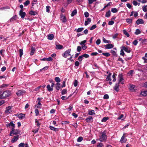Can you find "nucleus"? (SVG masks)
<instances>
[{
    "instance_id": "b1692460",
    "label": "nucleus",
    "mask_w": 147,
    "mask_h": 147,
    "mask_svg": "<svg viewBox=\"0 0 147 147\" xmlns=\"http://www.w3.org/2000/svg\"><path fill=\"white\" fill-rule=\"evenodd\" d=\"M54 38V36L53 34H49L48 36V39L49 40H52Z\"/></svg>"
},
{
    "instance_id": "7c9ffc66",
    "label": "nucleus",
    "mask_w": 147,
    "mask_h": 147,
    "mask_svg": "<svg viewBox=\"0 0 147 147\" xmlns=\"http://www.w3.org/2000/svg\"><path fill=\"white\" fill-rule=\"evenodd\" d=\"M77 13V11L76 9H75L74 10L71 14V16L72 17L73 16L75 15H76Z\"/></svg>"
},
{
    "instance_id": "dca6fc26",
    "label": "nucleus",
    "mask_w": 147,
    "mask_h": 147,
    "mask_svg": "<svg viewBox=\"0 0 147 147\" xmlns=\"http://www.w3.org/2000/svg\"><path fill=\"white\" fill-rule=\"evenodd\" d=\"M24 93V92L22 90H19L16 93V94L18 96H20Z\"/></svg>"
},
{
    "instance_id": "1a4fd4ad",
    "label": "nucleus",
    "mask_w": 147,
    "mask_h": 147,
    "mask_svg": "<svg viewBox=\"0 0 147 147\" xmlns=\"http://www.w3.org/2000/svg\"><path fill=\"white\" fill-rule=\"evenodd\" d=\"M144 22V20L142 19H139L136 22V23L137 25H139L140 24H143Z\"/></svg>"
},
{
    "instance_id": "680f3d73",
    "label": "nucleus",
    "mask_w": 147,
    "mask_h": 147,
    "mask_svg": "<svg viewBox=\"0 0 147 147\" xmlns=\"http://www.w3.org/2000/svg\"><path fill=\"white\" fill-rule=\"evenodd\" d=\"M83 57H84L86 58H88L89 57V55L88 54H85L82 55Z\"/></svg>"
},
{
    "instance_id": "2eb2a0df",
    "label": "nucleus",
    "mask_w": 147,
    "mask_h": 147,
    "mask_svg": "<svg viewBox=\"0 0 147 147\" xmlns=\"http://www.w3.org/2000/svg\"><path fill=\"white\" fill-rule=\"evenodd\" d=\"M91 20L90 18H87L85 21L84 24L85 26H87L91 22Z\"/></svg>"
},
{
    "instance_id": "4c0bfd02",
    "label": "nucleus",
    "mask_w": 147,
    "mask_h": 147,
    "mask_svg": "<svg viewBox=\"0 0 147 147\" xmlns=\"http://www.w3.org/2000/svg\"><path fill=\"white\" fill-rule=\"evenodd\" d=\"M141 33V31L139 29H137L135 32V34L136 35H138L140 34Z\"/></svg>"
},
{
    "instance_id": "052dcab7",
    "label": "nucleus",
    "mask_w": 147,
    "mask_h": 147,
    "mask_svg": "<svg viewBox=\"0 0 147 147\" xmlns=\"http://www.w3.org/2000/svg\"><path fill=\"white\" fill-rule=\"evenodd\" d=\"M96 0H88L89 4H91L93 2L95 1Z\"/></svg>"
},
{
    "instance_id": "6e6552de",
    "label": "nucleus",
    "mask_w": 147,
    "mask_h": 147,
    "mask_svg": "<svg viewBox=\"0 0 147 147\" xmlns=\"http://www.w3.org/2000/svg\"><path fill=\"white\" fill-rule=\"evenodd\" d=\"M104 46L105 47V49H109L113 48L114 45L112 44H108L105 45Z\"/></svg>"
},
{
    "instance_id": "aec40b11",
    "label": "nucleus",
    "mask_w": 147,
    "mask_h": 147,
    "mask_svg": "<svg viewBox=\"0 0 147 147\" xmlns=\"http://www.w3.org/2000/svg\"><path fill=\"white\" fill-rule=\"evenodd\" d=\"M135 86L133 85H130L129 88V90L133 92H134L135 90L134 89Z\"/></svg>"
},
{
    "instance_id": "0eeeda50",
    "label": "nucleus",
    "mask_w": 147,
    "mask_h": 147,
    "mask_svg": "<svg viewBox=\"0 0 147 147\" xmlns=\"http://www.w3.org/2000/svg\"><path fill=\"white\" fill-rule=\"evenodd\" d=\"M26 15L24 12L23 11V9H21L20 11L19 15L22 18H24Z\"/></svg>"
},
{
    "instance_id": "412c9836",
    "label": "nucleus",
    "mask_w": 147,
    "mask_h": 147,
    "mask_svg": "<svg viewBox=\"0 0 147 147\" xmlns=\"http://www.w3.org/2000/svg\"><path fill=\"white\" fill-rule=\"evenodd\" d=\"M47 88L49 91H52L53 90V88H52L49 84H48L47 86Z\"/></svg>"
},
{
    "instance_id": "c85d7f7f",
    "label": "nucleus",
    "mask_w": 147,
    "mask_h": 147,
    "mask_svg": "<svg viewBox=\"0 0 147 147\" xmlns=\"http://www.w3.org/2000/svg\"><path fill=\"white\" fill-rule=\"evenodd\" d=\"M93 119V118L91 116H89L86 119V121L87 122H89L91 119Z\"/></svg>"
},
{
    "instance_id": "338daca9",
    "label": "nucleus",
    "mask_w": 147,
    "mask_h": 147,
    "mask_svg": "<svg viewBox=\"0 0 147 147\" xmlns=\"http://www.w3.org/2000/svg\"><path fill=\"white\" fill-rule=\"evenodd\" d=\"M53 58L51 57H49V58H47V61H53Z\"/></svg>"
},
{
    "instance_id": "423d86ee",
    "label": "nucleus",
    "mask_w": 147,
    "mask_h": 147,
    "mask_svg": "<svg viewBox=\"0 0 147 147\" xmlns=\"http://www.w3.org/2000/svg\"><path fill=\"white\" fill-rule=\"evenodd\" d=\"M126 134L125 133H124L123 136L121 137V138L120 140V142L121 143H125L126 142L127 139L125 138V137L124 136Z\"/></svg>"
},
{
    "instance_id": "72a5a7b5",
    "label": "nucleus",
    "mask_w": 147,
    "mask_h": 147,
    "mask_svg": "<svg viewBox=\"0 0 147 147\" xmlns=\"http://www.w3.org/2000/svg\"><path fill=\"white\" fill-rule=\"evenodd\" d=\"M20 53V57L21 58L23 55V50L22 49H20L19 50Z\"/></svg>"
},
{
    "instance_id": "8fccbe9b",
    "label": "nucleus",
    "mask_w": 147,
    "mask_h": 147,
    "mask_svg": "<svg viewBox=\"0 0 147 147\" xmlns=\"http://www.w3.org/2000/svg\"><path fill=\"white\" fill-rule=\"evenodd\" d=\"M67 92V90L65 89H64L62 90L61 93L62 95H64L66 94Z\"/></svg>"
},
{
    "instance_id": "58836bf2",
    "label": "nucleus",
    "mask_w": 147,
    "mask_h": 147,
    "mask_svg": "<svg viewBox=\"0 0 147 147\" xmlns=\"http://www.w3.org/2000/svg\"><path fill=\"white\" fill-rule=\"evenodd\" d=\"M123 33L124 34L126 35L127 37H129V34L127 32V31L125 30H123Z\"/></svg>"
},
{
    "instance_id": "9b49d317",
    "label": "nucleus",
    "mask_w": 147,
    "mask_h": 147,
    "mask_svg": "<svg viewBox=\"0 0 147 147\" xmlns=\"http://www.w3.org/2000/svg\"><path fill=\"white\" fill-rule=\"evenodd\" d=\"M122 48L123 50L128 53H130L131 51V49L129 47H126L124 46H122Z\"/></svg>"
},
{
    "instance_id": "e433bc0d",
    "label": "nucleus",
    "mask_w": 147,
    "mask_h": 147,
    "mask_svg": "<svg viewBox=\"0 0 147 147\" xmlns=\"http://www.w3.org/2000/svg\"><path fill=\"white\" fill-rule=\"evenodd\" d=\"M126 21L127 23L129 24H131V23L132 22V19L129 18L126 19Z\"/></svg>"
},
{
    "instance_id": "c9c22d12",
    "label": "nucleus",
    "mask_w": 147,
    "mask_h": 147,
    "mask_svg": "<svg viewBox=\"0 0 147 147\" xmlns=\"http://www.w3.org/2000/svg\"><path fill=\"white\" fill-rule=\"evenodd\" d=\"M111 14V11L110 10H109L105 14V17H109L110 16Z\"/></svg>"
},
{
    "instance_id": "0e129e2a",
    "label": "nucleus",
    "mask_w": 147,
    "mask_h": 147,
    "mask_svg": "<svg viewBox=\"0 0 147 147\" xmlns=\"http://www.w3.org/2000/svg\"><path fill=\"white\" fill-rule=\"evenodd\" d=\"M101 41L100 39H98L96 41V43L97 45H99L100 44Z\"/></svg>"
},
{
    "instance_id": "f3484780",
    "label": "nucleus",
    "mask_w": 147,
    "mask_h": 147,
    "mask_svg": "<svg viewBox=\"0 0 147 147\" xmlns=\"http://www.w3.org/2000/svg\"><path fill=\"white\" fill-rule=\"evenodd\" d=\"M25 114L21 113L18 115V117L20 119H22L25 118Z\"/></svg>"
},
{
    "instance_id": "a878e982",
    "label": "nucleus",
    "mask_w": 147,
    "mask_h": 147,
    "mask_svg": "<svg viewBox=\"0 0 147 147\" xmlns=\"http://www.w3.org/2000/svg\"><path fill=\"white\" fill-rule=\"evenodd\" d=\"M35 52V49L34 47H32L31 49V52L30 55H33Z\"/></svg>"
},
{
    "instance_id": "49530a36",
    "label": "nucleus",
    "mask_w": 147,
    "mask_h": 147,
    "mask_svg": "<svg viewBox=\"0 0 147 147\" xmlns=\"http://www.w3.org/2000/svg\"><path fill=\"white\" fill-rule=\"evenodd\" d=\"M71 96V95L69 96L67 98H66V97L65 96H63L61 97V98L63 100H66L67 99H68L69 98V97H70Z\"/></svg>"
},
{
    "instance_id": "39448f33",
    "label": "nucleus",
    "mask_w": 147,
    "mask_h": 147,
    "mask_svg": "<svg viewBox=\"0 0 147 147\" xmlns=\"http://www.w3.org/2000/svg\"><path fill=\"white\" fill-rule=\"evenodd\" d=\"M12 111L11 109V107L9 106L6 108V110L5 111V113L7 115H8Z\"/></svg>"
},
{
    "instance_id": "a19ab883",
    "label": "nucleus",
    "mask_w": 147,
    "mask_h": 147,
    "mask_svg": "<svg viewBox=\"0 0 147 147\" xmlns=\"http://www.w3.org/2000/svg\"><path fill=\"white\" fill-rule=\"evenodd\" d=\"M134 73V71L133 70H131L129 71L127 73L128 76H132Z\"/></svg>"
},
{
    "instance_id": "9d476101",
    "label": "nucleus",
    "mask_w": 147,
    "mask_h": 147,
    "mask_svg": "<svg viewBox=\"0 0 147 147\" xmlns=\"http://www.w3.org/2000/svg\"><path fill=\"white\" fill-rule=\"evenodd\" d=\"M5 125L6 127H9L11 126L13 127V128H14L15 127V125L13 123V121L9 123L6 124Z\"/></svg>"
},
{
    "instance_id": "7ed1b4c3",
    "label": "nucleus",
    "mask_w": 147,
    "mask_h": 147,
    "mask_svg": "<svg viewBox=\"0 0 147 147\" xmlns=\"http://www.w3.org/2000/svg\"><path fill=\"white\" fill-rule=\"evenodd\" d=\"M71 51V49H68L64 53L62 54V56L66 58L67 57L71 55L70 54Z\"/></svg>"
},
{
    "instance_id": "69168bd1",
    "label": "nucleus",
    "mask_w": 147,
    "mask_h": 147,
    "mask_svg": "<svg viewBox=\"0 0 147 147\" xmlns=\"http://www.w3.org/2000/svg\"><path fill=\"white\" fill-rule=\"evenodd\" d=\"M138 43L137 40H135L133 42V44L135 46H136Z\"/></svg>"
},
{
    "instance_id": "4d7b16f0",
    "label": "nucleus",
    "mask_w": 147,
    "mask_h": 147,
    "mask_svg": "<svg viewBox=\"0 0 147 147\" xmlns=\"http://www.w3.org/2000/svg\"><path fill=\"white\" fill-rule=\"evenodd\" d=\"M123 49H121L120 51V55H122L123 56H124L125 55V53L123 51Z\"/></svg>"
},
{
    "instance_id": "de8ad7c7",
    "label": "nucleus",
    "mask_w": 147,
    "mask_h": 147,
    "mask_svg": "<svg viewBox=\"0 0 147 147\" xmlns=\"http://www.w3.org/2000/svg\"><path fill=\"white\" fill-rule=\"evenodd\" d=\"M142 43L143 45L147 44V39H143Z\"/></svg>"
},
{
    "instance_id": "20e7f679",
    "label": "nucleus",
    "mask_w": 147,
    "mask_h": 147,
    "mask_svg": "<svg viewBox=\"0 0 147 147\" xmlns=\"http://www.w3.org/2000/svg\"><path fill=\"white\" fill-rule=\"evenodd\" d=\"M118 80L119 83H120L122 84H124V82L123 81L124 79L123 77V75L122 74H119L118 76Z\"/></svg>"
},
{
    "instance_id": "3c124183",
    "label": "nucleus",
    "mask_w": 147,
    "mask_h": 147,
    "mask_svg": "<svg viewBox=\"0 0 147 147\" xmlns=\"http://www.w3.org/2000/svg\"><path fill=\"white\" fill-rule=\"evenodd\" d=\"M109 98V96L107 94H105L103 96V98L104 99H108Z\"/></svg>"
},
{
    "instance_id": "6ab92c4d",
    "label": "nucleus",
    "mask_w": 147,
    "mask_h": 147,
    "mask_svg": "<svg viewBox=\"0 0 147 147\" xmlns=\"http://www.w3.org/2000/svg\"><path fill=\"white\" fill-rule=\"evenodd\" d=\"M119 83H116L114 88V89L116 91L118 92L119 90Z\"/></svg>"
},
{
    "instance_id": "603ef678",
    "label": "nucleus",
    "mask_w": 147,
    "mask_h": 147,
    "mask_svg": "<svg viewBox=\"0 0 147 147\" xmlns=\"http://www.w3.org/2000/svg\"><path fill=\"white\" fill-rule=\"evenodd\" d=\"M102 54L103 55H104L107 57H108L110 55V54L109 53H102Z\"/></svg>"
},
{
    "instance_id": "4be33fe9",
    "label": "nucleus",
    "mask_w": 147,
    "mask_h": 147,
    "mask_svg": "<svg viewBox=\"0 0 147 147\" xmlns=\"http://www.w3.org/2000/svg\"><path fill=\"white\" fill-rule=\"evenodd\" d=\"M111 74H112L111 73H109V74L106 79V80L107 81H108L109 80L111 81Z\"/></svg>"
},
{
    "instance_id": "473e14b6",
    "label": "nucleus",
    "mask_w": 147,
    "mask_h": 147,
    "mask_svg": "<svg viewBox=\"0 0 147 147\" xmlns=\"http://www.w3.org/2000/svg\"><path fill=\"white\" fill-rule=\"evenodd\" d=\"M103 41L105 43H108L111 42L110 40H106L104 37L102 38Z\"/></svg>"
},
{
    "instance_id": "2f4dec72",
    "label": "nucleus",
    "mask_w": 147,
    "mask_h": 147,
    "mask_svg": "<svg viewBox=\"0 0 147 147\" xmlns=\"http://www.w3.org/2000/svg\"><path fill=\"white\" fill-rule=\"evenodd\" d=\"M88 114L90 115H93L95 114L94 110H92L89 111Z\"/></svg>"
},
{
    "instance_id": "f704fd0d",
    "label": "nucleus",
    "mask_w": 147,
    "mask_h": 147,
    "mask_svg": "<svg viewBox=\"0 0 147 147\" xmlns=\"http://www.w3.org/2000/svg\"><path fill=\"white\" fill-rule=\"evenodd\" d=\"M55 80L57 83H59L61 82L60 79L58 77H56L55 78Z\"/></svg>"
},
{
    "instance_id": "ea45409f",
    "label": "nucleus",
    "mask_w": 147,
    "mask_h": 147,
    "mask_svg": "<svg viewBox=\"0 0 147 147\" xmlns=\"http://www.w3.org/2000/svg\"><path fill=\"white\" fill-rule=\"evenodd\" d=\"M16 17L17 16L16 15L10 19L9 21L10 22H12L16 20Z\"/></svg>"
},
{
    "instance_id": "4468645a",
    "label": "nucleus",
    "mask_w": 147,
    "mask_h": 147,
    "mask_svg": "<svg viewBox=\"0 0 147 147\" xmlns=\"http://www.w3.org/2000/svg\"><path fill=\"white\" fill-rule=\"evenodd\" d=\"M19 131L17 129H15L14 128H12V129L11 133L14 135H16L19 133Z\"/></svg>"
},
{
    "instance_id": "c756f323",
    "label": "nucleus",
    "mask_w": 147,
    "mask_h": 147,
    "mask_svg": "<svg viewBox=\"0 0 147 147\" xmlns=\"http://www.w3.org/2000/svg\"><path fill=\"white\" fill-rule=\"evenodd\" d=\"M49 128L51 130H53L55 131H56L58 130V129L57 128H55L51 126H50L49 127Z\"/></svg>"
},
{
    "instance_id": "09e8293b",
    "label": "nucleus",
    "mask_w": 147,
    "mask_h": 147,
    "mask_svg": "<svg viewBox=\"0 0 147 147\" xmlns=\"http://www.w3.org/2000/svg\"><path fill=\"white\" fill-rule=\"evenodd\" d=\"M83 138L82 137H79L77 139V141L79 142H81L83 140Z\"/></svg>"
},
{
    "instance_id": "13d9d810",
    "label": "nucleus",
    "mask_w": 147,
    "mask_h": 147,
    "mask_svg": "<svg viewBox=\"0 0 147 147\" xmlns=\"http://www.w3.org/2000/svg\"><path fill=\"white\" fill-rule=\"evenodd\" d=\"M25 144L23 143H21L18 145L19 147H24Z\"/></svg>"
},
{
    "instance_id": "c03bdc74",
    "label": "nucleus",
    "mask_w": 147,
    "mask_h": 147,
    "mask_svg": "<svg viewBox=\"0 0 147 147\" xmlns=\"http://www.w3.org/2000/svg\"><path fill=\"white\" fill-rule=\"evenodd\" d=\"M67 79L66 78L65 79L64 81H63L62 83V88L65 87V82L66 81Z\"/></svg>"
},
{
    "instance_id": "f8f14e48",
    "label": "nucleus",
    "mask_w": 147,
    "mask_h": 147,
    "mask_svg": "<svg viewBox=\"0 0 147 147\" xmlns=\"http://www.w3.org/2000/svg\"><path fill=\"white\" fill-rule=\"evenodd\" d=\"M61 20L63 22H66L67 21L65 16L62 14L61 15Z\"/></svg>"
},
{
    "instance_id": "a18cd8bd",
    "label": "nucleus",
    "mask_w": 147,
    "mask_h": 147,
    "mask_svg": "<svg viewBox=\"0 0 147 147\" xmlns=\"http://www.w3.org/2000/svg\"><path fill=\"white\" fill-rule=\"evenodd\" d=\"M96 25H94L93 26H92L90 28V30H92L94 29H95V28H96Z\"/></svg>"
},
{
    "instance_id": "bf43d9fd",
    "label": "nucleus",
    "mask_w": 147,
    "mask_h": 147,
    "mask_svg": "<svg viewBox=\"0 0 147 147\" xmlns=\"http://www.w3.org/2000/svg\"><path fill=\"white\" fill-rule=\"evenodd\" d=\"M30 3V2L28 0H27L24 3V4L25 5L27 6L29 5Z\"/></svg>"
},
{
    "instance_id": "864d4df0",
    "label": "nucleus",
    "mask_w": 147,
    "mask_h": 147,
    "mask_svg": "<svg viewBox=\"0 0 147 147\" xmlns=\"http://www.w3.org/2000/svg\"><path fill=\"white\" fill-rule=\"evenodd\" d=\"M82 49L81 47L80 46H78L77 47V51L78 52H80Z\"/></svg>"
},
{
    "instance_id": "e2e57ef3",
    "label": "nucleus",
    "mask_w": 147,
    "mask_h": 147,
    "mask_svg": "<svg viewBox=\"0 0 147 147\" xmlns=\"http://www.w3.org/2000/svg\"><path fill=\"white\" fill-rule=\"evenodd\" d=\"M50 7L49 6H47L46 7V11L48 12H49L50 11Z\"/></svg>"
},
{
    "instance_id": "79ce46f5",
    "label": "nucleus",
    "mask_w": 147,
    "mask_h": 147,
    "mask_svg": "<svg viewBox=\"0 0 147 147\" xmlns=\"http://www.w3.org/2000/svg\"><path fill=\"white\" fill-rule=\"evenodd\" d=\"M109 119L108 117H104L101 120V121L102 122H105Z\"/></svg>"
},
{
    "instance_id": "5701e85b",
    "label": "nucleus",
    "mask_w": 147,
    "mask_h": 147,
    "mask_svg": "<svg viewBox=\"0 0 147 147\" xmlns=\"http://www.w3.org/2000/svg\"><path fill=\"white\" fill-rule=\"evenodd\" d=\"M84 29V28H79L78 29H75L74 30H76L77 32H79L82 31Z\"/></svg>"
},
{
    "instance_id": "f03ea898",
    "label": "nucleus",
    "mask_w": 147,
    "mask_h": 147,
    "mask_svg": "<svg viewBox=\"0 0 147 147\" xmlns=\"http://www.w3.org/2000/svg\"><path fill=\"white\" fill-rule=\"evenodd\" d=\"M107 138V136L106 135L105 133L102 132L101 135L100 136L99 140L100 141L102 142L106 140Z\"/></svg>"
},
{
    "instance_id": "6e6d98bb",
    "label": "nucleus",
    "mask_w": 147,
    "mask_h": 147,
    "mask_svg": "<svg viewBox=\"0 0 147 147\" xmlns=\"http://www.w3.org/2000/svg\"><path fill=\"white\" fill-rule=\"evenodd\" d=\"M86 42V40H84L81 42H80L79 44L81 45H85L84 44Z\"/></svg>"
},
{
    "instance_id": "5fc2aeb1",
    "label": "nucleus",
    "mask_w": 147,
    "mask_h": 147,
    "mask_svg": "<svg viewBox=\"0 0 147 147\" xmlns=\"http://www.w3.org/2000/svg\"><path fill=\"white\" fill-rule=\"evenodd\" d=\"M111 52L113 55L117 56V54L115 51L113 50H111Z\"/></svg>"
},
{
    "instance_id": "774afa93",
    "label": "nucleus",
    "mask_w": 147,
    "mask_h": 147,
    "mask_svg": "<svg viewBox=\"0 0 147 147\" xmlns=\"http://www.w3.org/2000/svg\"><path fill=\"white\" fill-rule=\"evenodd\" d=\"M84 15L86 18H87L88 17L89 14L88 12L86 11L84 13Z\"/></svg>"
},
{
    "instance_id": "bb28decb",
    "label": "nucleus",
    "mask_w": 147,
    "mask_h": 147,
    "mask_svg": "<svg viewBox=\"0 0 147 147\" xmlns=\"http://www.w3.org/2000/svg\"><path fill=\"white\" fill-rule=\"evenodd\" d=\"M56 49H63V46L60 45H56Z\"/></svg>"
},
{
    "instance_id": "a211bd4d",
    "label": "nucleus",
    "mask_w": 147,
    "mask_h": 147,
    "mask_svg": "<svg viewBox=\"0 0 147 147\" xmlns=\"http://www.w3.org/2000/svg\"><path fill=\"white\" fill-rule=\"evenodd\" d=\"M140 95L144 96H147V91L144 90L141 92Z\"/></svg>"
},
{
    "instance_id": "f257e3e1",
    "label": "nucleus",
    "mask_w": 147,
    "mask_h": 147,
    "mask_svg": "<svg viewBox=\"0 0 147 147\" xmlns=\"http://www.w3.org/2000/svg\"><path fill=\"white\" fill-rule=\"evenodd\" d=\"M11 95V93L9 90L5 91L2 94H0V99H2L9 96Z\"/></svg>"
},
{
    "instance_id": "cd10ccee",
    "label": "nucleus",
    "mask_w": 147,
    "mask_h": 147,
    "mask_svg": "<svg viewBox=\"0 0 147 147\" xmlns=\"http://www.w3.org/2000/svg\"><path fill=\"white\" fill-rule=\"evenodd\" d=\"M29 14L31 15L35 16L37 14V13L36 11H33L32 10L30 12Z\"/></svg>"
},
{
    "instance_id": "37998d69",
    "label": "nucleus",
    "mask_w": 147,
    "mask_h": 147,
    "mask_svg": "<svg viewBox=\"0 0 147 147\" xmlns=\"http://www.w3.org/2000/svg\"><path fill=\"white\" fill-rule=\"evenodd\" d=\"M111 11L113 13H116L117 12V10L116 8H113L111 9Z\"/></svg>"
},
{
    "instance_id": "393cba45",
    "label": "nucleus",
    "mask_w": 147,
    "mask_h": 147,
    "mask_svg": "<svg viewBox=\"0 0 147 147\" xmlns=\"http://www.w3.org/2000/svg\"><path fill=\"white\" fill-rule=\"evenodd\" d=\"M61 85L60 84L57 83L55 84V88L57 90H59L60 88Z\"/></svg>"
},
{
    "instance_id": "ddd939ff",
    "label": "nucleus",
    "mask_w": 147,
    "mask_h": 147,
    "mask_svg": "<svg viewBox=\"0 0 147 147\" xmlns=\"http://www.w3.org/2000/svg\"><path fill=\"white\" fill-rule=\"evenodd\" d=\"M19 136L17 135L16 136H14L11 140V142L12 143H14L17 141L19 139Z\"/></svg>"
}]
</instances>
